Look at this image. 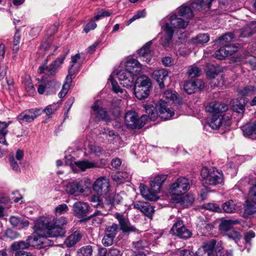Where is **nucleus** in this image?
<instances>
[{"label": "nucleus", "mask_w": 256, "mask_h": 256, "mask_svg": "<svg viewBox=\"0 0 256 256\" xmlns=\"http://www.w3.org/2000/svg\"><path fill=\"white\" fill-rule=\"evenodd\" d=\"M51 219L48 218H41L35 222L34 226V232L42 240L46 242L47 239L45 237L62 238L66 234V230L64 227H58L53 224Z\"/></svg>", "instance_id": "1"}, {"label": "nucleus", "mask_w": 256, "mask_h": 256, "mask_svg": "<svg viewBox=\"0 0 256 256\" xmlns=\"http://www.w3.org/2000/svg\"><path fill=\"white\" fill-rule=\"evenodd\" d=\"M164 98L167 100L165 102L160 100L156 106V110L158 111L159 116L164 120L170 119L174 115V110L171 108H168V102H172L176 104H180V100L177 96L176 92L170 90L164 92Z\"/></svg>", "instance_id": "2"}, {"label": "nucleus", "mask_w": 256, "mask_h": 256, "mask_svg": "<svg viewBox=\"0 0 256 256\" xmlns=\"http://www.w3.org/2000/svg\"><path fill=\"white\" fill-rule=\"evenodd\" d=\"M170 20V23L166 22L162 27L165 32V35L161 38L160 44L165 47L168 46L172 38L174 28H185L188 24V21L178 18L176 14L171 16Z\"/></svg>", "instance_id": "3"}, {"label": "nucleus", "mask_w": 256, "mask_h": 256, "mask_svg": "<svg viewBox=\"0 0 256 256\" xmlns=\"http://www.w3.org/2000/svg\"><path fill=\"white\" fill-rule=\"evenodd\" d=\"M200 175L203 183L206 185L216 186L223 182L222 173L218 170H210L208 168L204 167L201 170Z\"/></svg>", "instance_id": "4"}, {"label": "nucleus", "mask_w": 256, "mask_h": 256, "mask_svg": "<svg viewBox=\"0 0 256 256\" xmlns=\"http://www.w3.org/2000/svg\"><path fill=\"white\" fill-rule=\"evenodd\" d=\"M66 54L67 53L61 55L60 58L54 61L48 66H47V63L48 61V58L50 56V54L45 60L44 64L42 66H40V73H46L47 74L51 76L54 75L56 73L58 69L60 68V66L62 64Z\"/></svg>", "instance_id": "5"}, {"label": "nucleus", "mask_w": 256, "mask_h": 256, "mask_svg": "<svg viewBox=\"0 0 256 256\" xmlns=\"http://www.w3.org/2000/svg\"><path fill=\"white\" fill-rule=\"evenodd\" d=\"M44 242L38 236H29L26 241H20L14 242L11 245V248L13 250H20L21 249H26L28 248L30 246L34 247L38 246L39 245H44Z\"/></svg>", "instance_id": "6"}, {"label": "nucleus", "mask_w": 256, "mask_h": 256, "mask_svg": "<svg viewBox=\"0 0 256 256\" xmlns=\"http://www.w3.org/2000/svg\"><path fill=\"white\" fill-rule=\"evenodd\" d=\"M190 188L188 180L184 177L178 178L170 188V193L175 196L184 194Z\"/></svg>", "instance_id": "7"}, {"label": "nucleus", "mask_w": 256, "mask_h": 256, "mask_svg": "<svg viewBox=\"0 0 256 256\" xmlns=\"http://www.w3.org/2000/svg\"><path fill=\"white\" fill-rule=\"evenodd\" d=\"M170 232L180 238L187 239L192 236V232L184 226V222L177 220L170 229Z\"/></svg>", "instance_id": "8"}, {"label": "nucleus", "mask_w": 256, "mask_h": 256, "mask_svg": "<svg viewBox=\"0 0 256 256\" xmlns=\"http://www.w3.org/2000/svg\"><path fill=\"white\" fill-rule=\"evenodd\" d=\"M110 180L106 176L98 178L92 184L93 190L100 195L106 194L110 190Z\"/></svg>", "instance_id": "9"}, {"label": "nucleus", "mask_w": 256, "mask_h": 256, "mask_svg": "<svg viewBox=\"0 0 256 256\" xmlns=\"http://www.w3.org/2000/svg\"><path fill=\"white\" fill-rule=\"evenodd\" d=\"M41 114V109L32 108L26 110L21 112L17 117L20 123H30Z\"/></svg>", "instance_id": "10"}, {"label": "nucleus", "mask_w": 256, "mask_h": 256, "mask_svg": "<svg viewBox=\"0 0 256 256\" xmlns=\"http://www.w3.org/2000/svg\"><path fill=\"white\" fill-rule=\"evenodd\" d=\"M115 218L118 220L120 226V230L125 234H129L132 232H136L137 229L135 226L131 224L128 220L120 213L114 214Z\"/></svg>", "instance_id": "11"}, {"label": "nucleus", "mask_w": 256, "mask_h": 256, "mask_svg": "<svg viewBox=\"0 0 256 256\" xmlns=\"http://www.w3.org/2000/svg\"><path fill=\"white\" fill-rule=\"evenodd\" d=\"M90 207L88 203L76 202L72 206L74 215L78 218L84 219L89 212Z\"/></svg>", "instance_id": "12"}, {"label": "nucleus", "mask_w": 256, "mask_h": 256, "mask_svg": "<svg viewBox=\"0 0 256 256\" xmlns=\"http://www.w3.org/2000/svg\"><path fill=\"white\" fill-rule=\"evenodd\" d=\"M230 124L228 116H226L225 114H212L208 122L210 126L214 130H217L221 126L226 128Z\"/></svg>", "instance_id": "13"}, {"label": "nucleus", "mask_w": 256, "mask_h": 256, "mask_svg": "<svg viewBox=\"0 0 256 256\" xmlns=\"http://www.w3.org/2000/svg\"><path fill=\"white\" fill-rule=\"evenodd\" d=\"M134 208L139 210L145 216L152 219L154 212V208L146 202L136 201L133 203Z\"/></svg>", "instance_id": "14"}, {"label": "nucleus", "mask_w": 256, "mask_h": 256, "mask_svg": "<svg viewBox=\"0 0 256 256\" xmlns=\"http://www.w3.org/2000/svg\"><path fill=\"white\" fill-rule=\"evenodd\" d=\"M125 124L126 126L130 129H140L142 127V123L139 124L138 116L134 111L127 112L124 116Z\"/></svg>", "instance_id": "15"}, {"label": "nucleus", "mask_w": 256, "mask_h": 256, "mask_svg": "<svg viewBox=\"0 0 256 256\" xmlns=\"http://www.w3.org/2000/svg\"><path fill=\"white\" fill-rule=\"evenodd\" d=\"M66 192L70 194L78 196L84 192L85 187L82 180H76L68 183L66 186Z\"/></svg>", "instance_id": "16"}, {"label": "nucleus", "mask_w": 256, "mask_h": 256, "mask_svg": "<svg viewBox=\"0 0 256 256\" xmlns=\"http://www.w3.org/2000/svg\"><path fill=\"white\" fill-rule=\"evenodd\" d=\"M228 109V106L218 102H212L206 108V112L212 113L213 114H224V113Z\"/></svg>", "instance_id": "17"}, {"label": "nucleus", "mask_w": 256, "mask_h": 256, "mask_svg": "<svg viewBox=\"0 0 256 256\" xmlns=\"http://www.w3.org/2000/svg\"><path fill=\"white\" fill-rule=\"evenodd\" d=\"M216 244V240H212L206 243L196 252V256H215L213 250Z\"/></svg>", "instance_id": "18"}, {"label": "nucleus", "mask_w": 256, "mask_h": 256, "mask_svg": "<svg viewBox=\"0 0 256 256\" xmlns=\"http://www.w3.org/2000/svg\"><path fill=\"white\" fill-rule=\"evenodd\" d=\"M117 76L120 84L124 87L130 88L132 86L134 78L133 75L126 70H122L117 72Z\"/></svg>", "instance_id": "19"}, {"label": "nucleus", "mask_w": 256, "mask_h": 256, "mask_svg": "<svg viewBox=\"0 0 256 256\" xmlns=\"http://www.w3.org/2000/svg\"><path fill=\"white\" fill-rule=\"evenodd\" d=\"M168 178L167 174H160L156 176L150 181V190L156 194L160 191L161 187Z\"/></svg>", "instance_id": "20"}, {"label": "nucleus", "mask_w": 256, "mask_h": 256, "mask_svg": "<svg viewBox=\"0 0 256 256\" xmlns=\"http://www.w3.org/2000/svg\"><path fill=\"white\" fill-rule=\"evenodd\" d=\"M204 87V83L202 80L186 82L184 85V90L189 94H192L196 90H200Z\"/></svg>", "instance_id": "21"}, {"label": "nucleus", "mask_w": 256, "mask_h": 256, "mask_svg": "<svg viewBox=\"0 0 256 256\" xmlns=\"http://www.w3.org/2000/svg\"><path fill=\"white\" fill-rule=\"evenodd\" d=\"M152 44V41H150L146 43L139 50V57L143 61H145L146 63L150 62L153 54L150 48Z\"/></svg>", "instance_id": "22"}, {"label": "nucleus", "mask_w": 256, "mask_h": 256, "mask_svg": "<svg viewBox=\"0 0 256 256\" xmlns=\"http://www.w3.org/2000/svg\"><path fill=\"white\" fill-rule=\"evenodd\" d=\"M56 83L53 80H48L38 86V92L40 94H49L55 90Z\"/></svg>", "instance_id": "23"}, {"label": "nucleus", "mask_w": 256, "mask_h": 256, "mask_svg": "<svg viewBox=\"0 0 256 256\" xmlns=\"http://www.w3.org/2000/svg\"><path fill=\"white\" fill-rule=\"evenodd\" d=\"M125 70L134 76L138 74L142 68L140 64L136 60L132 58L127 62Z\"/></svg>", "instance_id": "24"}, {"label": "nucleus", "mask_w": 256, "mask_h": 256, "mask_svg": "<svg viewBox=\"0 0 256 256\" xmlns=\"http://www.w3.org/2000/svg\"><path fill=\"white\" fill-rule=\"evenodd\" d=\"M168 76V71L162 68L155 70L152 73L153 78L158 82L161 88L164 87V81L167 78Z\"/></svg>", "instance_id": "25"}, {"label": "nucleus", "mask_w": 256, "mask_h": 256, "mask_svg": "<svg viewBox=\"0 0 256 256\" xmlns=\"http://www.w3.org/2000/svg\"><path fill=\"white\" fill-rule=\"evenodd\" d=\"M82 234L76 230L69 236L64 240V244L68 248H71L76 244L82 238Z\"/></svg>", "instance_id": "26"}, {"label": "nucleus", "mask_w": 256, "mask_h": 256, "mask_svg": "<svg viewBox=\"0 0 256 256\" xmlns=\"http://www.w3.org/2000/svg\"><path fill=\"white\" fill-rule=\"evenodd\" d=\"M140 189L142 196L146 200L150 201H156L158 199L154 192H153L151 190H149L147 186L144 184H141L140 186Z\"/></svg>", "instance_id": "27"}, {"label": "nucleus", "mask_w": 256, "mask_h": 256, "mask_svg": "<svg viewBox=\"0 0 256 256\" xmlns=\"http://www.w3.org/2000/svg\"><path fill=\"white\" fill-rule=\"evenodd\" d=\"M246 100L244 98H238L232 100V110L239 114H243L245 109Z\"/></svg>", "instance_id": "28"}, {"label": "nucleus", "mask_w": 256, "mask_h": 256, "mask_svg": "<svg viewBox=\"0 0 256 256\" xmlns=\"http://www.w3.org/2000/svg\"><path fill=\"white\" fill-rule=\"evenodd\" d=\"M12 122L10 120L8 122L0 121V143L6 146H8L6 140V136L8 132V127Z\"/></svg>", "instance_id": "29"}, {"label": "nucleus", "mask_w": 256, "mask_h": 256, "mask_svg": "<svg viewBox=\"0 0 256 256\" xmlns=\"http://www.w3.org/2000/svg\"><path fill=\"white\" fill-rule=\"evenodd\" d=\"M10 222L13 226H18L20 228H27L30 225V222L28 220L22 219L18 216H11L10 218Z\"/></svg>", "instance_id": "30"}, {"label": "nucleus", "mask_w": 256, "mask_h": 256, "mask_svg": "<svg viewBox=\"0 0 256 256\" xmlns=\"http://www.w3.org/2000/svg\"><path fill=\"white\" fill-rule=\"evenodd\" d=\"M92 108L98 120H103L106 122H110V119L108 115L107 112L104 108H100L96 104H95L92 106Z\"/></svg>", "instance_id": "31"}, {"label": "nucleus", "mask_w": 256, "mask_h": 256, "mask_svg": "<svg viewBox=\"0 0 256 256\" xmlns=\"http://www.w3.org/2000/svg\"><path fill=\"white\" fill-rule=\"evenodd\" d=\"M70 69L68 70V75L66 76V82L63 84L62 89L58 94V96L60 98H63L66 95L70 88V85L72 82V76L73 75V73Z\"/></svg>", "instance_id": "32"}, {"label": "nucleus", "mask_w": 256, "mask_h": 256, "mask_svg": "<svg viewBox=\"0 0 256 256\" xmlns=\"http://www.w3.org/2000/svg\"><path fill=\"white\" fill-rule=\"evenodd\" d=\"M149 89L145 88L140 87L134 86V94L136 97L139 100H142L146 98L149 94Z\"/></svg>", "instance_id": "33"}, {"label": "nucleus", "mask_w": 256, "mask_h": 256, "mask_svg": "<svg viewBox=\"0 0 256 256\" xmlns=\"http://www.w3.org/2000/svg\"><path fill=\"white\" fill-rule=\"evenodd\" d=\"M205 70L208 78H214L218 75L220 70L219 66L208 64L206 66Z\"/></svg>", "instance_id": "34"}, {"label": "nucleus", "mask_w": 256, "mask_h": 256, "mask_svg": "<svg viewBox=\"0 0 256 256\" xmlns=\"http://www.w3.org/2000/svg\"><path fill=\"white\" fill-rule=\"evenodd\" d=\"M244 134L252 138L253 134H256V123L249 124L242 127Z\"/></svg>", "instance_id": "35"}, {"label": "nucleus", "mask_w": 256, "mask_h": 256, "mask_svg": "<svg viewBox=\"0 0 256 256\" xmlns=\"http://www.w3.org/2000/svg\"><path fill=\"white\" fill-rule=\"evenodd\" d=\"M238 208L237 204L232 200H229L222 204V209L226 213H234Z\"/></svg>", "instance_id": "36"}, {"label": "nucleus", "mask_w": 256, "mask_h": 256, "mask_svg": "<svg viewBox=\"0 0 256 256\" xmlns=\"http://www.w3.org/2000/svg\"><path fill=\"white\" fill-rule=\"evenodd\" d=\"M76 165L82 170L84 171L87 168L98 167L96 162L88 160L79 161L75 162Z\"/></svg>", "instance_id": "37"}, {"label": "nucleus", "mask_w": 256, "mask_h": 256, "mask_svg": "<svg viewBox=\"0 0 256 256\" xmlns=\"http://www.w3.org/2000/svg\"><path fill=\"white\" fill-rule=\"evenodd\" d=\"M135 85L149 89L150 86V80L148 76L142 75L136 79Z\"/></svg>", "instance_id": "38"}, {"label": "nucleus", "mask_w": 256, "mask_h": 256, "mask_svg": "<svg viewBox=\"0 0 256 256\" xmlns=\"http://www.w3.org/2000/svg\"><path fill=\"white\" fill-rule=\"evenodd\" d=\"M251 201L248 199L246 201V204L244 206V212L243 216L244 218H246L250 215L256 212V206L254 204H250Z\"/></svg>", "instance_id": "39"}, {"label": "nucleus", "mask_w": 256, "mask_h": 256, "mask_svg": "<svg viewBox=\"0 0 256 256\" xmlns=\"http://www.w3.org/2000/svg\"><path fill=\"white\" fill-rule=\"evenodd\" d=\"M178 13L180 16L188 19L191 18L194 16L192 8L188 6H181L178 9Z\"/></svg>", "instance_id": "40"}, {"label": "nucleus", "mask_w": 256, "mask_h": 256, "mask_svg": "<svg viewBox=\"0 0 256 256\" xmlns=\"http://www.w3.org/2000/svg\"><path fill=\"white\" fill-rule=\"evenodd\" d=\"M238 220H224L222 222L219 226L220 230L224 232L228 231L232 226L234 224L238 223Z\"/></svg>", "instance_id": "41"}, {"label": "nucleus", "mask_w": 256, "mask_h": 256, "mask_svg": "<svg viewBox=\"0 0 256 256\" xmlns=\"http://www.w3.org/2000/svg\"><path fill=\"white\" fill-rule=\"evenodd\" d=\"M119 230L118 224L113 223L112 225L106 226L104 233L113 238H115Z\"/></svg>", "instance_id": "42"}, {"label": "nucleus", "mask_w": 256, "mask_h": 256, "mask_svg": "<svg viewBox=\"0 0 256 256\" xmlns=\"http://www.w3.org/2000/svg\"><path fill=\"white\" fill-rule=\"evenodd\" d=\"M256 92V88L252 85L246 86L238 90V92L242 96H248L252 95Z\"/></svg>", "instance_id": "43"}, {"label": "nucleus", "mask_w": 256, "mask_h": 256, "mask_svg": "<svg viewBox=\"0 0 256 256\" xmlns=\"http://www.w3.org/2000/svg\"><path fill=\"white\" fill-rule=\"evenodd\" d=\"M122 200V197L118 194L109 195L106 198L108 204L115 205L119 204Z\"/></svg>", "instance_id": "44"}, {"label": "nucleus", "mask_w": 256, "mask_h": 256, "mask_svg": "<svg viewBox=\"0 0 256 256\" xmlns=\"http://www.w3.org/2000/svg\"><path fill=\"white\" fill-rule=\"evenodd\" d=\"M201 72L202 70L195 65H192L189 66L187 71L188 76L192 78L200 76Z\"/></svg>", "instance_id": "45"}, {"label": "nucleus", "mask_w": 256, "mask_h": 256, "mask_svg": "<svg viewBox=\"0 0 256 256\" xmlns=\"http://www.w3.org/2000/svg\"><path fill=\"white\" fill-rule=\"evenodd\" d=\"M194 200V198L192 194H186L183 196L181 200V204L184 207L190 206Z\"/></svg>", "instance_id": "46"}, {"label": "nucleus", "mask_w": 256, "mask_h": 256, "mask_svg": "<svg viewBox=\"0 0 256 256\" xmlns=\"http://www.w3.org/2000/svg\"><path fill=\"white\" fill-rule=\"evenodd\" d=\"M209 40V36L206 34H200L192 40L194 43L196 44H203Z\"/></svg>", "instance_id": "47"}, {"label": "nucleus", "mask_w": 256, "mask_h": 256, "mask_svg": "<svg viewBox=\"0 0 256 256\" xmlns=\"http://www.w3.org/2000/svg\"><path fill=\"white\" fill-rule=\"evenodd\" d=\"M207 4L204 0H193L191 3V8L193 10H202L206 8Z\"/></svg>", "instance_id": "48"}, {"label": "nucleus", "mask_w": 256, "mask_h": 256, "mask_svg": "<svg viewBox=\"0 0 256 256\" xmlns=\"http://www.w3.org/2000/svg\"><path fill=\"white\" fill-rule=\"evenodd\" d=\"M234 38V34L232 33L225 34L224 35L219 37L218 42L222 45H226V43L230 42Z\"/></svg>", "instance_id": "49"}, {"label": "nucleus", "mask_w": 256, "mask_h": 256, "mask_svg": "<svg viewBox=\"0 0 256 256\" xmlns=\"http://www.w3.org/2000/svg\"><path fill=\"white\" fill-rule=\"evenodd\" d=\"M110 80L111 82L113 92L118 94L120 97H122L124 96L125 94H124L123 90L120 88L116 82L112 78H110Z\"/></svg>", "instance_id": "50"}, {"label": "nucleus", "mask_w": 256, "mask_h": 256, "mask_svg": "<svg viewBox=\"0 0 256 256\" xmlns=\"http://www.w3.org/2000/svg\"><path fill=\"white\" fill-rule=\"evenodd\" d=\"M248 199L252 202L256 204V183L250 188Z\"/></svg>", "instance_id": "51"}, {"label": "nucleus", "mask_w": 256, "mask_h": 256, "mask_svg": "<svg viewBox=\"0 0 256 256\" xmlns=\"http://www.w3.org/2000/svg\"><path fill=\"white\" fill-rule=\"evenodd\" d=\"M92 248L91 246L88 245L82 247L80 249L78 256H92Z\"/></svg>", "instance_id": "52"}, {"label": "nucleus", "mask_w": 256, "mask_h": 256, "mask_svg": "<svg viewBox=\"0 0 256 256\" xmlns=\"http://www.w3.org/2000/svg\"><path fill=\"white\" fill-rule=\"evenodd\" d=\"M146 114H148V118L150 120L154 121L157 116L158 113L153 106H148L146 108Z\"/></svg>", "instance_id": "53"}, {"label": "nucleus", "mask_w": 256, "mask_h": 256, "mask_svg": "<svg viewBox=\"0 0 256 256\" xmlns=\"http://www.w3.org/2000/svg\"><path fill=\"white\" fill-rule=\"evenodd\" d=\"M4 236L10 240H14L18 238L20 234L11 229H7L4 232Z\"/></svg>", "instance_id": "54"}, {"label": "nucleus", "mask_w": 256, "mask_h": 256, "mask_svg": "<svg viewBox=\"0 0 256 256\" xmlns=\"http://www.w3.org/2000/svg\"><path fill=\"white\" fill-rule=\"evenodd\" d=\"M114 238L104 233L102 239V244L105 246H108L112 244Z\"/></svg>", "instance_id": "55"}, {"label": "nucleus", "mask_w": 256, "mask_h": 256, "mask_svg": "<svg viewBox=\"0 0 256 256\" xmlns=\"http://www.w3.org/2000/svg\"><path fill=\"white\" fill-rule=\"evenodd\" d=\"M68 210V206L64 204H60L55 208V213L56 214H61L66 212Z\"/></svg>", "instance_id": "56"}, {"label": "nucleus", "mask_w": 256, "mask_h": 256, "mask_svg": "<svg viewBox=\"0 0 256 256\" xmlns=\"http://www.w3.org/2000/svg\"><path fill=\"white\" fill-rule=\"evenodd\" d=\"M226 51V50L224 47L220 48L214 54L215 58L220 60L224 59L226 56H228Z\"/></svg>", "instance_id": "57"}, {"label": "nucleus", "mask_w": 256, "mask_h": 256, "mask_svg": "<svg viewBox=\"0 0 256 256\" xmlns=\"http://www.w3.org/2000/svg\"><path fill=\"white\" fill-rule=\"evenodd\" d=\"M50 218L51 219L52 223L54 224H53L58 227H64V226L66 224V220L64 217H61L56 220Z\"/></svg>", "instance_id": "58"}, {"label": "nucleus", "mask_w": 256, "mask_h": 256, "mask_svg": "<svg viewBox=\"0 0 256 256\" xmlns=\"http://www.w3.org/2000/svg\"><path fill=\"white\" fill-rule=\"evenodd\" d=\"M227 236L230 238L234 240L236 242L239 240L242 237L240 233L236 230L230 232L228 233Z\"/></svg>", "instance_id": "59"}, {"label": "nucleus", "mask_w": 256, "mask_h": 256, "mask_svg": "<svg viewBox=\"0 0 256 256\" xmlns=\"http://www.w3.org/2000/svg\"><path fill=\"white\" fill-rule=\"evenodd\" d=\"M10 162L11 168L16 172H20V168L18 164L16 161L13 156H10Z\"/></svg>", "instance_id": "60"}, {"label": "nucleus", "mask_w": 256, "mask_h": 256, "mask_svg": "<svg viewBox=\"0 0 256 256\" xmlns=\"http://www.w3.org/2000/svg\"><path fill=\"white\" fill-rule=\"evenodd\" d=\"M252 34V32L249 25L246 26L241 30L240 36L242 37H248L250 36Z\"/></svg>", "instance_id": "61"}, {"label": "nucleus", "mask_w": 256, "mask_h": 256, "mask_svg": "<svg viewBox=\"0 0 256 256\" xmlns=\"http://www.w3.org/2000/svg\"><path fill=\"white\" fill-rule=\"evenodd\" d=\"M25 87L26 91L29 93L30 94H32L36 93L34 86L32 83L31 80H28L25 82Z\"/></svg>", "instance_id": "62"}, {"label": "nucleus", "mask_w": 256, "mask_h": 256, "mask_svg": "<svg viewBox=\"0 0 256 256\" xmlns=\"http://www.w3.org/2000/svg\"><path fill=\"white\" fill-rule=\"evenodd\" d=\"M96 27V24L94 22V20H91L85 26L84 30L86 33H88L90 30H94Z\"/></svg>", "instance_id": "63"}, {"label": "nucleus", "mask_w": 256, "mask_h": 256, "mask_svg": "<svg viewBox=\"0 0 256 256\" xmlns=\"http://www.w3.org/2000/svg\"><path fill=\"white\" fill-rule=\"evenodd\" d=\"M108 254L110 256H122V252L120 250L116 248H112L110 249H109Z\"/></svg>", "instance_id": "64"}]
</instances>
